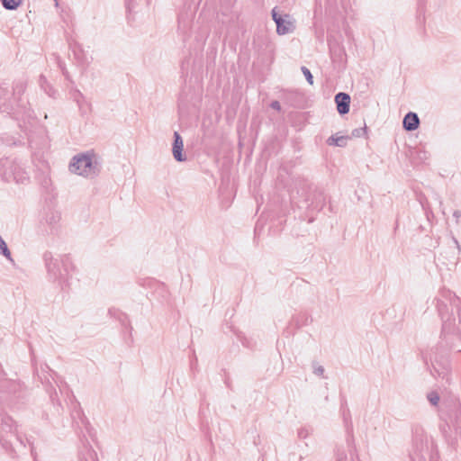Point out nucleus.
Wrapping results in <instances>:
<instances>
[{
	"label": "nucleus",
	"mask_w": 461,
	"mask_h": 461,
	"mask_svg": "<svg viewBox=\"0 0 461 461\" xmlns=\"http://www.w3.org/2000/svg\"><path fill=\"white\" fill-rule=\"evenodd\" d=\"M69 170L85 177H94L99 172L97 163L94 162L92 157L86 154L75 156L69 164Z\"/></svg>",
	"instance_id": "1"
},
{
	"label": "nucleus",
	"mask_w": 461,
	"mask_h": 461,
	"mask_svg": "<svg viewBox=\"0 0 461 461\" xmlns=\"http://www.w3.org/2000/svg\"><path fill=\"white\" fill-rule=\"evenodd\" d=\"M14 440L22 444L21 439L17 436V428L14 420L7 416L2 419L0 426V442L4 447L8 448L13 447Z\"/></svg>",
	"instance_id": "2"
},
{
	"label": "nucleus",
	"mask_w": 461,
	"mask_h": 461,
	"mask_svg": "<svg viewBox=\"0 0 461 461\" xmlns=\"http://www.w3.org/2000/svg\"><path fill=\"white\" fill-rule=\"evenodd\" d=\"M44 260L48 272L53 276V278H60L62 276V272L59 268V260L58 258H53L50 252H46L44 254Z\"/></svg>",
	"instance_id": "3"
},
{
	"label": "nucleus",
	"mask_w": 461,
	"mask_h": 461,
	"mask_svg": "<svg viewBox=\"0 0 461 461\" xmlns=\"http://www.w3.org/2000/svg\"><path fill=\"white\" fill-rule=\"evenodd\" d=\"M174 143L172 148V153L174 158L178 162H183L186 159V157L183 154L184 142L182 137L177 131L174 132Z\"/></svg>",
	"instance_id": "4"
},
{
	"label": "nucleus",
	"mask_w": 461,
	"mask_h": 461,
	"mask_svg": "<svg viewBox=\"0 0 461 461\" xmlns=\"http://www.w3.org/2000/svg\"><path fill=\"white\" fill-rule=\"evenodd\" d=\"M294 21L289 14H285L282 17V20L276 24V32L279 35L291 33L294 31Z\"/></svg>",
	"instance_id": "5"
},
{
	"label": "nucleus",
	"mask_w": 461,
	"mask_h": 461,
	"mask_svg": "<svg viewBox=\"0 0 461 461\" xmlns=\"http://www.w3.org/2000/svg\"><path fill=\"white\" fill-rule=\"evenodd\" d=\"M335 103L339 113L346 114L349 112L350 96L346 93H339L335 95Z\"/></svg>",
	"instance_id": "6"
},
{
	"label": "nucleus",
	"mask_w": 461,
	"mask_h": 461,
	"mask_svg": "<svg viewBox=\"0 0 461 461\" xmlns=\"http://www.w3.org/2000/svg\"><path fill=\"white\" fill-rule=\"evenodd\" d=\"M420 125V119L417 113L410 112L408 113L402 121L403 128L408 131H412L418 129Z\"/></svg>",
	"instance_id": "7"
},
{
	"label": "nucleus",
	"mask_w": 461,
	"mask_h": 461,
	"mask_svg": "<svg viewBox=\"0 0 461 461\" xmlns=\"http://www.w3.org/2000/svg\"><path fill=\"white\" fill-rule=\"evenodd\" d=\"M348 137V136H337L332 135L327 140L329 145H334L338 147H345L347 145Z\"/></svg>",
	"instance_id": "8"
},
{
	"label": "nucleus",
	"mask_w": 461,
	"mask_h": 461,
	"mask_svg": "<svg viewBox=\"0 0 461 461\" xmlns=\"http://www.w3.org/2000/svg\"><path fill=\"white\" fill-rule=\"evenodd\" d=\"M426 397L431 406H433V407L438 406V403L440 401V396L437 391H429L427 393Z\"/></svg>",
	"instance_id": "9"
},
{
	"label": "nucleus",
	"mask_w": 461,
	"mask_h": 461,
	"mask_svg": "<svg viewBox=\"0 0 461 461\" xmlns=\"http://www.w3.org/2000/svg\"><path fill=\"white\" fill-rule=\"evenodd\" d=\"M3 6L7 10H15L23 0H1Z\"/></svg>",
	"instance_id": "10"
},
{
	"label": "nucleus",
	"mask_w": 461,
	"mask_h": 461,
	"mask_svg": "<svg viewBox=\"0 0 461 461\" xmlns=\"http://www.w3.org/2000/svg\"><path fill=\"white\" fill-rule=\"evenodd\" d=\"M0 253L3 254L7 259L12 260L11 252L7 248L5 241L0 236Z\"/></svg>",
	"instance_id": "11"
},
{
	"label": "nucleus",
	"mask_w": 461,
	"mask_h": 461,
	"mask_svg": "<svg viewBox=\"0 0 461 461\" xmlns=\"http://www.w3.org/2000/svg\"><path fill=\"white\" fill-rule=\"evenodd\" d=\"M312 433V429L308 427H302L298 429V437L300 438H306Z\"/></svg>",
	"instance_id": "12"
},
{
	"label": "nucleus",
	"mask_w": 461,
	"mask_h": 461,
	"mask_svg": "<svg viewBox=\"0 0 461 461\" xmlns=\"http://www.w3.org/2000/svg\"><path fill=\"white\" fill-rule=\"evenodd\" d=\"M302 72L310 85L313 84V77L306 67H302Z\"/></svg>",
	"instance_id": "13"
},
{
	"label": "nucleus",
	"mask_w": 461,
	"mask_h": 461,
	"mask_svg": "<svg viewBox=\"0 0 461 461\" xmlns=\"http://www.w3.org/2000/svg\"><path fill=\"white\" fill-rule=\"evenodd\" d=\"M313 373L316 375L321 376L324 374V367L317 363L312 364Z\"/></svg>",
	"instance_id": "14"
},
{
	"label": "nucleus",
	"mask_w": 461,
	"mask_h": 461,
	"mask_svg": "<svg viewBox=\"0 0 461 461\" xmlns=\"http://www.w3.org/2000/svg\"><path fill=\"white\" fill-rule=\"evenodd\" d=\"M336 461H348V456L344 450L338 449Z\"/></svg>",
	"instance_id": "15"
},
{
	"label": "nucleus",
	"mask_w": 461,
	"mask_h": 461,
	"mask_svg": "<svg viewBox=\"0 0 461 461\" xmlns=\"http://www.w3.org/2000/svg\"><path fill=\"white\" fill-rule=\"evenodd\" d=\"M282 15L278 14V13L276 12V8H274L272 10V18L274 20V22L276 23V24H277L281 20H282Z\"/></svg>",
	"instance_id": "16"
},
{
	"label": "nucleus",
	"mask_w": 461,
	"mask_h": 461,
	"mask_svg": "<svg viewBox=\"0 0 461 461\" xmlns=\"http://www.w3.org/2000/svg\"><path fill=\"white\" fill-rule=\"evenodd\" d=\"M366 128H362V129H355L353 131H352V136L353 137H360L362 133H365L366 132Z\"/></svg>",
	"instance_id": "17"
},
{
	"label": "nucleus",
	"mask_w": 461,
	"mask_h": 461,
	"mask_svg": "<svg viewBox=\"0 0 461 461\" xmlns=\"http://www.w3.org/2000/svg\"><path fill=\"white\" fill-rule=\"evenodd\" d=\"M453 217L456 220V223L458 224L459 223V219L461 217V212L459 210L454 211Z\"/></svg>",
	"instance_id": "18"
},
{
	"label": "nucleus",
	"mask_w": 461,
	"mask_h": 461,
	"mask_svg": "<svg viewBox=\"0 0 461 461\" xmlns=\"http://www.w3.org/2000/svg\"><path fill=\"white\" fill-rule=\"evenodd\" d=\"M270 106L275 109V110H280L281 109V105L279 104L278 101H273L270 104Z\"/></svg>",
	"instance_id": "19"
},
{
	"label": "nucleus",
	"mask_w": 461,
	"mask_h": 461,
	"mask_svg": "<svg viewBox=\"0 0 461 461\" xmlns=\"http://www.w3.org/2000/svg\"><path fill=\"white\" fill-rule=\"evenodd\" d=\"M43 82H46V79H45L44 77H41V87H44L43 86Z\"/></svg>",
	"instance_id": "20"
},
{
	"label": "nucleus",
	"mask_w": 461,
	"mask_h": 461,
	"mask_svg": "<svg viewBox=\"0 0 461 461\" xmlns=\"http://www.w3.org/2000/svg\"><path fill=\"white\" fill-rule=\"evenodd\" d=\"M453 240H454L455 244L456 245L457 249H460V246H459L457 240L456 238H453Z\"/></svg>",
	"instance_id": "21"
},
{
	"label": "nucleus",
	"mask_w": 461,
	"mask_h": 461,
	"mask_svg": "<svg viewBox=\"0 0 461 461\" xmlns=\"http://www.w3.org/2000/svg\"><path fill=\"white\" fill-rule=\"evenodd\" d=\"M5 90L0 87V96L4 95Z\"/></svg>",
	"instance_id": "22"
}]
</instances>
